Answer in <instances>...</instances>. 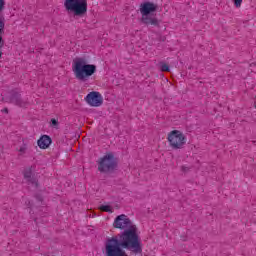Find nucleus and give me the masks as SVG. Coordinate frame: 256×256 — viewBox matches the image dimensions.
<instances>
[{"label": "nucleus", "instance_id": "nucleus-1", "mask_svg": "<svg viewBox=\"0 0 256 256\" xmlns=\"http://www.w3.org/2000/svg\"><path fill=\"white\" fill-rule=\"evenodd\" d=\"M113 226L116 229H126L122 234L108 238L105 242V256H129L124 249H128L135 255L143 253L141 239L137 234V227L133 225L129 217L121 214L116 217Z\"/></svg>", "mask_w": 256, "mask_h": 256}, {"label": "nucleus", "instance_id": "nucleus-2", "mask_svg": "<svg viewBox=\"0 0 256 256\" xmlns=\"http://www.w3.org/2000/svg\"><path fill=\"white\" fill-rule=\"evenodd\" d=\"M72 71L78 81L85 83V81H89V77L95 75L97 66L94 64H87V61L83 58H76L73 61Z\"/></svg>", "mask_w": 256, "mask_h": 256}, {"label": "nucleus", "instance_id": "nucleus-3", "mask_svg": "<svg viewBox=\"0 0 256 256\" xmlns=\"http://www.w3.org/2000/svg\"><path fill=\"white\" fill-rule=\"evenodd\" d=\"M155 11H157V4L153 2H144L140 4V13L142 15L141 23L147 26L153 25L154 27H159V19L153 14Z\"/></svg>", "mask_w": 256, "mask_h": 256}, {"label": "nucleus", "instance_id": "nucleus-4", "mask_svg": "<svg viewBox=\"0 0 256 256\" xmlns=\"http://www.w3.org/2000/svg\"><path fill=\"white\" fill-rule=\"evenodd\" d=\"M64 7L74 17H83L87 13V0H65Z\"/></svg>", "mask_w": 256, "mask_h": 256}, {"label": "nucleus", "instance_id": "nucleus-5", "mask_svg": "<svg viewBox=\"0 0 256 256\" xmlns=\"http://www.w3.org/2000/svg\"><path fill=\"white\" fill-rule=\"evenodd\" d=\"M117 159L113 153H107L98 160V171L100 173H113L117 170Z\"/></svg>", "mask_w": 256, "mask_h": 256}, {"label": "nucleus", "instance_id": "nucleus-6", "mask_svg": "<svg viewBox=\"0 0 256 256\" xmlns=\"http://www.w3.org/2000/svg\"><path fill=\"white\" fill-rule=\"evenodd\" d=\"M167 139L172 149H183L187 138L181 131L173 130L168 134Z\"/></svg>", "mask_w": 256, "mask_h": 256}, {"label": "nucleus", "instance_id": "nucleus-7", "mask_svg": "<svg viewBox=\"0 0 256 256\" xmlns=\"http://www.w3.org/2000/svg\"><path fill=\"white\" fill-rule=\"evenodd\" d=\"M85 101L91 107H101L103 105V96H101V93L93 91L86 96Z\"/></svg>", "mask_w": 256, "mask_h": 256}, {"label": "nucleus", "instance_id": "nucleus-8", "mask_svg": "<svg viewBox=\"0 0 256 256\" xmlns=\"http://www.w3.org/2000/svg\"><path fill=\"white\" fill-rule=\"evenodd\" d=\"M10 102L14 105H18V107H27V101L23 100L19 93H14L10 98Z\"/></svg>", "mask_w": 256, "mask_h": 256}, {"label": "nucleus", "instance_id": "nucleus-9", "mask_svg": "<svg viewBox=\"0 0 256 256\" xmlns=\"http://www.w3.org/2000/svg\"><path fill=\"white\" fill-rule=\"evenodd\" d=\"M37 143L40 149H48L49 145H51L52 143V140L51 137H49L48 135H43L42 137H40Z\"/></svg>", "mask_w": 256, "mask_h": 256}, {"label": "nucleus", "instance_id": "nucleus-10", "mask_svg": "<svg viewBox=\"0 0 256 256\" xmlns=\"http://www.w3.org/2000/svg\"><path fill=\"white\" fill-rule=\"evenodd\" d=\"M31 175H33V169L31 167L24 170V179H27V181L32 185H35V187H39V184L35 178L31 177Z\"/></svg>", "mask_w": 256, "mask_h": 256}, {"label": "nucleus", "instance_id": "nucleus-11", "mask_svg": "<svg viewBox=\"0 0 256 256\" xmlns=\"http://www.w3.org/2000/svg\"><path fill=\"white\" fill-rule=\"evenodd\" d=\"M3 35H5V19L0 17V48L5 45V40H3ZM3 55V52L0 51V58Z\"/></svg>", "mask_w": 256, "mask_h": 256}, {"label": "nucleus", "instance_id": "nucleus-12", "mask_svg": "<svg viewBox=\"0 0 256 256\" xmlns=\"http://www.w3.org/2000/svg\"><path fill=\"white\" fill-rule=\"evenodd\" d=\"M160 71H162V73H169L170 68L167 65V63L165 62H160Z\"/></svg>", "mask_w": 256, "mask_h": 256}, {"label": "nucleus", "instance_id": "nucleus-13", "mask_svg": "<svg viewBox=\"0 0 256 256\" xmlns=\"http://www.w3.org/2000/svg\"><path fill=\"white\" fill-rule=\"evenodd\" d=\"M100 211H103L104 213H113V210L111 209L110 205L100 206Z\"/></svg>", "mask_w": 256, "mask_h": 256}, {"label": "nucleus", "instance_id": "nucleus-14", "mask_svg": "<svg viewBox=\"0 0 256 256\" xmlns=\"http://www.w3.org/2000/svg\"><path fill=\"white\" fill-rule=\"evenodd\" d=\"M58 125H59V122L55 118H52L51 119V126L52 127H58Z\"/></svg>", "mask_w": 256, "mask_h": 256}, {"label": "nucleus", "instance_id": "nucleus-15", "mask_svg": "<svg viewBox=\"0 0 256 256\" xmlns=\"http://www.w3.org/2000/svg\"><path fill=\"white\" fill-rule=\"evenodd\" d=\"M241 3H243V0H234L235 7H241Z\"/></svg>", "mask_w": 256, "mask_h": 256}, {"label": "nucleus", "instance_id": "nucleus-16", "mask_svg": "<svg viewBox=\"0 0 256 256\" xmlns=\"http://www.w3.org/2000/svg\"><path fill=\"white\" fill-rule=\"evenodd\" d=\"M5 9V0H0V12Z\"/></svg>", "mask_w": 256, "mask_h": 256}, {"label": "nucleus", "instance_id": "nucleus-17", "mask_svg": "<svg viewBox=\"0 0 256 256\" xmlns=\"http://www.w3.org/2000/svg\"><path fill=\"white\" fill-rule=\"evenodd\" d=\"M4 113H9V110L7 108H5Z\"/></svg>", "mask_w": 256, "mask_h": 256}, {"label": "nucleus", "instance_id": "nucleus-18", "mask_svg": "<svg viewBox=\"0 0 256 256\" xmlns=\"http://www.w3.org/2000/svg\"><path fill=\"white\" fill-rule=\"evenodd\" d=\"M20 151H21V152H23V151H24V149H23V148H21V149H20Z\"/></svg>", "mask_w": 256, "mask_h": 256}]
</instances>
